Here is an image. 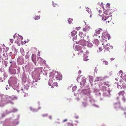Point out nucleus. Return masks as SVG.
I'll use <instances>...</instances> for the list:
<instances>
[{"label":"nucleus","instance_id":"1","mask_svg":"<svg viewBox=\"0 0 126 126\" xmlns=\"http://www.w3.org/2000/svg\"><path fill=\"white\" fill-rule=\"evenodd\" d=\"M109 12L106 10L104 12L103 14L102 15V16H100V17H101L102 20H103L104 21L106 20V23L108 22V23L110 22L112 19L111 16H109Z\"/></svg>","mask_w":126,"mask_h":126},{"label":"nucleus","instance_id":"2","mask_svg":"<svg viewBox=\"0 0 126 126\" xmlns=\"http://www.w3.org/2000/svg\"><path fill=\"white\" fill-rule=\"evenodd\" d=\"M50 77L56 81L57 80H59L62 78V76L60 75H59L57 72H51L50 74Z\"/></svg>","mask_w":126,"mask_h":126},{"label":"nucleus","instance_id":"3","mask_svg":"<svg viewBox=\"0 0 126 126\" xmlns=\"http://www.w3.org/2000/svg\"><path fill=\"white\" fill-rule=\"evenodd\" d=\"M48 84L50 86H51L52 88H53V86H58V84L57 81L53 79H50L49 80Z\"/></svg>","mask_w":126,"mask_h":126},{"label":"nucleus","instance_id":"4","mask_svg":"<svg viewBox=\"0 0 126 126\" xmlns=\"http://www.w3.org/2000/svg\"><path fill=\"white\" fill-rule=\"evenodd\" d=\"M104 45V43H102L101 44H99L98 46V48L97 50L98 52H101L103 50L104 52L106 51V49H105V47Z\"/></svg>","mask_w":126,"mask_h":126},{"label":"nucleus","instance_id":"5","mask_svg":"<svg viewBox=\"0 0 126 126\" xmlns=\"http://www.w3.org/2000/svg\"><path fill=\"white\" fill-rule=\"evenodd\" d=\"M77 44L81 45L82 46H85L86 45L87 41L86 40H85L84 39L81 40L79 41L78 42H76Z\"/></svg>","mask_w":126,"mask_h":126},{"label":"nucleus","instance_id":"6","mask_svg":"<svg viewBox=\"0 0 126 126\" xmlns=\"http://www.w3.org/2000/svg\"><path fill=\"white\" fill-rule=\"evenodd\" d=\"M120 82L121 84L122 85V86L121 85L120 86V89H122V88H124L126 87V81H124V80H123L122 79H120Z\"/></svg>","mask_w":126,"mask_h":126},{"label":"nucleus","instance_id":"7","mask_svg":"<svg viewBox=\"0 0 126 126\" xmlns=\"http://www.w3.org/2000/svg\"><path fill=\"white\" fill-rule=\"evenodd\" d=\"M122 71L121 72L120 71L119 73V74H119V75H120V77L121 78H122V79H122L123 80H124V81H126V75H124V76H123L124 75H123V74L122 73Z\"/></svg>","mask_w":126,"mask_h":126},{"label":"nucleus","instance_id":"8","mask_svg":"<svg viewBox=\"0 0 126 126\" xmlns=\"http://www.w3.org/2000/svg\"><path fill=\"white\" fill-rule=\"evenodd\" d=\"M36 56L35 54H32V60L35 65H36Z\"/></svg>","mask_w":126,"mask_h":126},{"label":"nucleus","instance_id":"9","mask_svg":"<svg viewBox=\"0 0 126 126\" xmlns=\"http://www.w3.org/2000/svg\"><path fill=\"white\" fill-rule=\"evenodd\" d=\"M2 102L4 104L9 103L11 102L9 99V98H4L2 100Z\"/></svg>","mask_w":126,"mask_h":126},{"label":"nucleus","instance_id":"10","mask_svg":"<svg viewBox=\"0 0 126 126\" xmlns=\"http://www.w3.org/2000/svg\"><path fill=\"white\" fill-rule=\"evenodd\" d=\"M112 47L111 46L110 44H108L106 45L105 47V49L106 50L107 49L108 50H109L112 49Z\"/></svg>","mask_w":126,"mask_h":126},{"label":"nucleus","instance_id":"11","mask_svg":"<svg viewBox=\"0 0 126 126\" xmlns=\"http://www.w3.org/2000/svg\"><path fill=\"white\" fill-rule=\"evenodd\" d=\"M75 49L77 51H79L82 50L81 49V47L79 45H76L75 47Z\"/></svg>","mask_w":126,"mask_h":126},{"label":"nucleus","instance_id":"12","mask_svg":"<svg viewBox=\"0 0 126 126\" xmlns=\"http://www.w3.org/2000/svg\"><path fill=\"white\" fill-rule=\"evenodd\" d=\"M21 96L23 98L26 97L28 96V94L27 93H26L24 92H22L21 94Z\"/></svg>","mask_w":126,"mask_h":126},{"label":"nucleus","instance_id":"13","mask_svg":"<svg viewBox=\"0 0 126 126\" xmlns=\"http://www.w3.org/2000/svg\"><path fill=\"white\" fill-rule=\"evenodd\" d=\"M105 36H104V37H103V39L105 40V41H106V39H107L108 40L110 39V36L109 34H106Z\"/></svg>","mask_w":126,"mask_h":126},{"label":"nucleus","instance_id":"14","mask_svg":"<svg viewBox=\"0 0 126 126\" xmlns=\"http://www.w3.org/2000/svg\"><path fill=\"white\" fill-rule=\"evenodd\" d=\"M83 60L85 61H87L89 59H88V56H87V54H85L83 56Z\"/></svg>","mask_w":126,"mask_h":126},{"label":"nucleus","instance_id":"15","mask_svg":"<svg viewBox=\"0 0 126 126\" xmlns=\"http://www.w3.org/2000/svg\"><path fill=\"white\" fill-rule=\"evenodd\" d=\"M125 94V91H122L119 93L118 94L119 96H123Z\"/></svg>","mask_w":126,"mask_h":126},{"label":"nucleus","instance_id":"16","mask_svg":"<svg viewBox=\"0 0 126 126\" xmlns=\"http://www.w3.org/2000/svg\"><path fill=\"white\" fill-rule=\"evenodd\" d=\"M90 28L88 27H86L83 29L84 32H86L88 31L90 29Z\"/></svg>","mask_w":126,"mask_h":126},{"label":"nucleus","instance_id":"17","mask_svg":"<svg viewBox=\"0 0 126 126\" xmlns=\"http://www.w3.org/2000/svg\"><path fill=\"white\" fill-rule=\"evenodd\" d=\"M79 35L80 37V38H83L85 37L84 35L82 32H79Z\"/></svg>","mask_w":126,"mask_h":126},{"label":"nucleus","instance_id":"18","mask_svg":"<svg viewBox=\"0 0 126 126\" xmlns=\"http://www.w3.org/2000/svg\"><path fill=\"white\" fill-rule=\"evenodd\" d=\"M77 33V32L75 30L72 31L71 32V35L72 36L75 35Z\"/></svg>","mask_w":126,"mask_h":126},{"label":"nucleus","instance_id":"19","mask_svg":"<svg viewBox=\"0 0 126 126\" xmlns=\"http://www.w3.org/2000/svg\"><path fill=\"white\" fill-rule=\"evenodd\" d=\"M6 73L5 72H3L1 77H3V78L4 80H5V79L6 78Z\"/></svg>","mask_w":126,"mask_h":126},{"label":"nucleus","instance_id":"20","mask_svg":"<svg viewBox=\"0 0 126 126\" xmlns=\"http://www.w3.org/2000/svg\"><path fill=\"white\" fill-rule=\"evenodd\" d=\"M119 106V104L117 103H115L113 104V107L115 108H118Z\"/></svg>","mask_w":126,"mask_h":126},{"label":"nucleus","instance_id":"21","mask_svg":"<svg viewBox=\"0 0 126 126\" xmlns=\"http://www.w3.org/2000/svg\"><path fill=\"white\" fill-rule=\"evenodd\" d=\"M110 5L109 3H108L106 5V8H107V9H106V11L107 10V11H108L110 9ZM109 12V11H108Z\"/></svg>","mask_w":126,"mask_h":126},{"label":"nucleus","instance_id":"22","mask_svg":"<svg viewBox=\"0 0 126 126\" xmlns=\"http://www.w3.org/2000/svg\"><path fill=\"white\" fill-rule=\"evenodd\" d=\"M101 30H102V29H97L95 31V32L97 34H99L100 33Z\"/></svg>","mask_w":126,"mask_h":126},{"label":"nucleus","instance_id":"23","mask_svg":"<svg viewBox=\"0 0 126 126\" xmlns=\"http://www.w3.org/2000/svg\"><path fill=\"white\" fill-rule=\"evenodd\" d=\"M86 11L88 12L89 14H91V10L88 7H87L86 8Z\"/></svg>","mask_w":126,"mask_h":126},{"label":"nucleus","instance_id":"24","mask_svg":"<svg viewBox=\"0 0 126 126\" xmlns=\"http://www.w3.org/2000/svg\"><path fill=\"white\" fill-rule=\"evenodd\" d=\"M83 52V51L82 50H81L79 51L78 52V54L79 55H82V54Z\"/></svg>","mask_w":126,"mask_h":126},{"label":"nucleus","instance_id":"25","mask_svg":"<svg viewBox=\"0 0 126 126\" xmlns=\"http://www.w3.org/2000/svg\"><path fill=\"white\" fill-rule=\"evenodd\" d=\"M40 17V16H35L34 19L35 20H36L39 19Z\"/></svg>","mask_w":126,"mask_h":126},{"label":"nucleus","instance_id":"26","mask_svg":"<svg viewBox=\"0 0 126 126\" xmlns=\"http://www.w3.org/2000/svg\"><path fill=\"white\" fill-rule=\"evenodd\" d=\"M102 62L103 63H104L105 65H107L108 64V62L106 60L103 59L102 60Z\"/></svg>","mask_w":126,"mask_h":126},{"label":"nucleus","instance_id":"27","mask_svg":"<svg viewBox=\"0 0 126 126\" xmlns=\"http://www.w3.org/2000/svg\"><path fill=\"white\" fill-rule=\"evenodd\" d=\"M12 49L13 51H16V48L14 46H12Z\"/></svg>","mask_w":126,"mask_h":126},{"label":"nucleus","instance_id":"28","mask_svg":"<svg viewBox=\"0 0 126 126\" xmlns=\"http://www.w3.org/2000/svg\"><path fill=\"white\" fill-rule=\"evenodd\" d=\"M73 19L71 18H69L68 20V23L70 24H71L72 22V20H73Z\"/></svg>","mask_w":126,"mask_h":126},{"label":"nucleus","instance_id":"29","mask_svg":"<svg viewBox=\"0 0 126 126\" xmlns=\"http://www.w3.org/2000/svg\"><path fill=\"white\" fill-rule=\"evenodd\" d=\"M82 105L84 107H85L86 106L87 103L86 102H83L82 103Z\"/></svg>","mask_w":126,"mask_h":126},{"label":"nucleus","instance_id":"30","mask_svg":"<svg viewBox=\"0 0 126 126\" xmlns=\"http://www.w3.org/2000/svg\"><path fill=\"white\" fill-rule=\"evenodd\" d=\"M77 39V36L76 35L73 38V40L74 42H75V41Z\"/></svg>","mask_w":126,"mask_h":126},{"label":"nucleus","instance_id":"31","mask_svg":"<svg viewBox=\"0 0 126 126\" xmlns=\"http://www.w3.org/2000/svg\"><path fill=\"white\" fill-rule=\"evenodd\" d=\"M103 85H104V86H109V84L107 83V82H105L104 83H103Z\"/></svg>","mask_w":126,"mask_h":126},{"label":"nucleus","instance_id":"32","mask_svg":"<svg viewBox=\"0 0 126 126\" xmlns=\"http://www.w3.org/2000/svg\"><path fill=\"white\" fill-rule=\"evenodd\" d=\"M106 87H105V86H104L102 88V90L103 91H106Z\"/></svg>","mask_w":126,"mask_h":126},{"label":"nucleus","instance_id":"33","mask_svg":"<svg viewBox=\"0 0 126 126\" xmlns=\"http://www.w3.org/2000/svg\"><path fill=\"white\" fill-rule=\"evenodd\" d=\"M12 71H13V72L12 73V74H15L16 73V69H13L12 70Z\"/></svg>","mask_w":126,"mask_h":126},{"label":"nucleus","instance_id":"34","mask_svg":"<svg viewBox=\"0 0 126 126\" xmlns=\"http://www.w3.org/2000/svg\"><path fill=\"white\" fill-rule=\"evenodd\" d=\"M84 81H83V82H80V84H83V85H84L85 84V82H86V80L85 79H84Z\"/></svg>","mask_w":126,"mask_h":126},{"label":"nucleus","instance_id":"35","mask_svg":"<svg viewBox=\"0 0 126 126\" xmlns=\"http://www.w3.org/2000/svg\"><path fill=\"white\" fill-rule=\"evenodd\" d=\"M81 28L80 27H77L75 29L76 30H77L78 31V30H79Z\"/></svg>","mask_w":126,"mask_h":126},{"label":"nucleus","instance_id":"36","mask_svg":"<svg viewBox=\"0 0 126 126\" xmlns=\"http://www.w3.org/2000/svg\"><path fill=\"white\" fill-rule=\"evenodd\" d=\"M68 126H73V125L70 123H68Z\"/></svg>","mask_w":126,"mask_h":126},{"label":"nucleus","instance_id":"37","mask_svg":"<svg viewBox=\"0 0 126 126\" xmlns=\"http://www.w3.org/2000/svg\"><path fill=\"white\" fill-rule=\"evenodd\" d=\"M10 41L12 43L13 42V40L12 39H10Z\"/></svg>","mask_w":126,"mask_h":126},{"label":"nucleus","instance_id":"38","mask_svg":"<svg viewBox=\"0 0 126 126\" xmlns=\"http://www.w3.org/2000/svg\"><path fill=\"white\" fill-rule=\"evenodd\" d=\"M122 100L123 101L125 102L126 99L125 98L123 97L122 98Z\"/></svg>","mask_w":126,"mask_h":126},{"label":"nucleus","instance_id":"39","mask_svg":"<svg viewBox=\"0 0 126 126\" xmlns=\"http://www.w3.org/2000/svg\"><path fill=\"white\" fill-rule=\"evenodd\" d=\"M120 85H118L117 86V87L118 89L120 88Z\"/></svg>","mask_w":126,"mask_h":126},{"label":"nucleus","instance_id":"40","mask_svg":"<svg viewBox=\"0 0 126 126\" xmlns=\"http://www.w3.org/2000/svg\"><path fill=\"white\" fill-rule=\"evenodd\" d=\"M67 119H64L63 121V122H66L67 121Z\"/></svg>","mask_w":126,"mask_h":126},{"label":"nucleus","instance_id":"41","mask_svg":"<svg viewBox=\"0 0 126 126\" xmlns=\"http://www.w3.org/2000/svg\"><path fill=\"white\" fill-rule=\"evenodd\" d=\"M87 38H89V37L88 36H87ZM87 40V41H89V38H87V40Z\"/></svg>","mask_w":126,"mask_h":126},{"label":"nucleus","instance_id":"42","mask_svg":"<svg viewBox=\"0 0 126 126\" xmlns=\"http://www.w3.org/2000/svg\"><path fill=\"white\" fill-rule=\"evenodd\" d=\"M98 12H99V13H101V12H102V11H101V10H98Z\"/></svg>","mask_w":126,"mask_h":126},{"label":"nucleus","instance_id":"43","mask_svg":"<svg viewBox=\"0 0 126 126\" xmlns=\"http://www.w3.org/2000/svg\"><path fill=\"white\" fill-rule=\"evenodd\" d=\"M14 99H17V97H16V96H15V97H14Z\"/></svg>","mask_w":126,"mask_h":126},{"label":"nucleus","instance_id":"44","mask_svg":"<svg viewBox=\"0 0 126 126\" xmlns=\"http://www.w3.org/2000/svg\"><path fill=\"white\" fill-rule=\"evenodd\" d=\"M78 73L79 74H80L81 73V70H79L78 72Z\"/></svg>","mask_w":126,"mask_h":126},{"label":"nucleus","instance_id":"45","mask_svg":"<svg viewBox=\"0 0 126 126\" xmlns=\"http://www.w3.org/2000/svg\"><path fill=\"white\" fill-rule=\"evenodd\" d=\"M16 34H15V35H14V36H13L14 39H15V38L16 37Z\"/></svg>","mask_w":126,"mask_h":126},{"label":"nucleus","instance_id":"46","mask_svg":"<svg viewBox=\"0 0 126 126\" xmlns=\"http://www.w3.org/2000/svg\"><path fill=\"white\" fill-rule=\"evenodd\" d=\"M90 14V17L91 18L92 16V14H91H91Z\"/></svg>","mask_w":126,"mask_h":126},{"label":"nucleus","instance_id":"47","mask_svg":"<svg viewBox=\"0 0 126 126\" xmlns=\"http://www.w3.org/2000/svg\"><path fill=\"white\" fill-rule=\"evenodd\" d=\"M1 78H1L0 79V81H1H1L2 82L3 81V80H2L1 79Z\"/></svg>","mask_w":126,"mask_h":126},{"label":"nucleus","instance_id":"48","mask_svg":"<svg viewBox=\"0 0 126 126\" xmlns=\"http://www.w3.org/2000/svg\"><path fill=\"white\" fill-rule=\"evenodd\" d=\"M1 52V50L0 48V53Z\"/></svg>","mask_w":126,"mask_h":126},{"label":"nucleus","instance_id":"49","mask_svg":"<svg viewBox=\"0 0 126 126\" xmlns=\"http://www.w3.org/2000/svg\"><path fill=\"white\" fill-rule=\"evenodd\" d=\"M10 55H12V52H10Z\"/></svg>","mask_w":126,"mask_h":126},{"label":"nucleus","instance_id":"50","mask_svg":"<svg viewBox=\"0 0 126 126\" xmlns=\"http://www.w3.org/2000/svg\"><path fill=\"white\" fill-rule=\"evenodd\" d=\"M115 80H116V81H117L118 80V79L117 78H115Z\"/></svg>","mask_w":126,"mask_h":126},{"label":"nucleus","instance_id":"51","mask_svg":"<svg viewBox=\"0 0 126 126\" xmlns=\"http://www.w3.org/2000/svg\"><path fill=\"white\" fill-rule=\"evenodd\" d=\"M104 95L105 96H107V95H106L105 94V93H104Z\"/></svg>","mask_w":126,"mask_h":126},{"label":"nucleus","instance_id":"52","mask_svg":"<svg viewBox=\"0 0 126 126\" xmlns=\"http://www.w3.org/2000/svg\"><path fill=\"white\" fill-rule=\"evenodd\" d=\"M91 44H90V43H89V44L88 45V46H89L90 45H91Z\"/></svg>","mask_w":126,"mask_h":126},{"label":"nucleus","instance_id":"53","mask_svg":"<svg viewBox=\"0 0 126 126\" xmlns=\"http://www.w3.org/2000/svg\"><path fill=\"white\" fill-rule=\"evenodd\" d=\"M2 97L1 95H0V98H1Z\"/></svg>","mask_w":126,"mask_h":126},{"label":"nucleus","instance_id":"54","mask_svg":"<svg viewBox=\"0 0 126 126\" xmlns=\"http://www.w3.org/2000/svg\"><path fill=\"white\" fill-rule=\"evenodd\" d=\"M53 6H54H54H55V4H53Z\"/></svg>","mask_w":126,"mask_h":126},{"label":"nucleus","instance_id":"55","mask_svg":"<svg viewBox=\"0 0 126 126\" xmlns=\"http://www.w3.org/2000/svg\"><path fill=\"white\" fill-rule=\"evenodd\" d=\"M113 59L114 60V59H113L112 58H111V60H113Z\"/></svg>","mask_w":126,"mask_h":126},{"label":"nucleus","instance_id":"56","mask_svg":"<svg viewBox=\"0 0 126 126\" xmlns=\"http://www.w3.org/2000/svg\"><path fill=\"white\" fill-rule=\"evenodd\" d=\"M10 63H12V62H11H11H10Z\"/></svg>","mask_w":126,"mask_h":126},{"label":"nucleus","instance_id":"57","mask_svg":"<svg viewBox=\"0 0 126 126\" xmlns=\"http://www.w3.org/2000/svg\"><path fill=\"white\" fill-rule=\"evenodd\" d=\"M19 36L20 37V38H22V37H21V36Z\"/></svg>","mask_w":126,"mask_h":126},{"label":"nucleus","instance_id":"58","mask_svg":"<svg viewBox=\"0 0 126 126\" xmlns=\"http://www.w3.org/2000/svg\"><path fill=\"white\" fill-rule=\"evenodd\" d=\"M50 117V119H51V117Z\"/></svg>","mask_w":126,"mask_h":126},{"label":"nucleus","instance_id":"59","mask_svg":"<svg viewBox=\"0 0 126 126\" xmlns=\"http://www.w3.org/2000/svg\"><path fill=\"white\" fill-rule=\"evenodd\" d=\"M74 88V87H73V88Z\"/></svg>","mask_w":126,"mask_h":126},{"label":"nucleus","instance_id":"60","mask_svg":"<svg viewBox=\"0 0 126 126\" xmlns=\"http://www.w3.org/2000/svg\"><path fill=\"white\" fill-rule=\"evenodd\" d=\"M55 4V5H56V4Z\"/></svg>","mask_w":126,"mask_h":126}]
</instances>
